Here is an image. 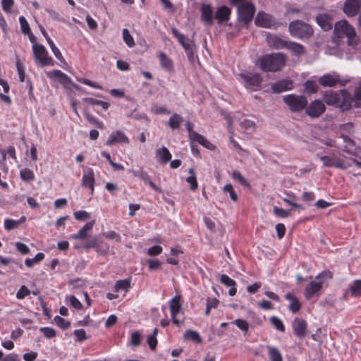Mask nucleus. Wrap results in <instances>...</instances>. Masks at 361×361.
Segmentation results:
<instances>
[{
	"label": "nucleus",
	"mask_w": 361,
	"mask_h": 361,
	"mask_svg": "<svg viewBox=\"0 0 361 361\" xmlns=\"http://www.w3.org/2000/svg\"><path fill=\"white\" fill-rule=\"evenodd\" d=\"M201 20L204 23H212L214 16L213 8L209 4H203L200 8Z\"/></svg>",
	"instance_id": "19"
},
{
	"label": "nucleus",
	"mask_w": 361,
	"mask_h": 361,
	"mask_svg": "<svg viewBox=\"0 0 361 361\" xmlns=\"http://www.w3.org/2000/svg\"><path fill=\"white\" fill-rule=\"evenodd\" d=\"M286 63V56L281 53L266 54L259 58L256 64L264 72H276Z\"/></svg>",
	"instance_id": "1"
},
{
	"label": "nucleus",
	"mask_w": 361,
	"mask_h": 361,
	"mask_svg": "<svg viewBox=\"0 0 361 361\" xmlns=\"http://www.w3.org/2000/svg\"><path fill=\"white\" fill-rule=\"evenodd\" d=\"M255 13V6L251 1L241 4L237 8V16L240 23H251Z\"/></svg>",
	"instance_id": "5"
},
{
	"label": "nucleus",
	"mask_w": 361,
	"mask_h": 361,
	"mask_svg": "<svg viewBox=\"0 0 361 361\" xmlns=\"http://www.w3.org/2000/svg\"><path fill=\"white\" fill-rule=\"evenodd\" d=\"M220 281L224 284L226 286H235V281L230 278L226 274H222L221 276Z\"/></svg>",
	"instance_id": "59"
},
{
	"label": "nucleus",
	"mask_w": 361,
	"mask_h": 361,
	"mask_svg": "<svg viewBox=\"0 0 361 361\" xmlns=\"http://www.w3.org/2000/svg\"><path fill=\"white\" fill-rule=\"evenodd\" d=\"M180 295H176L174 296L169 302V307L171 310V314L172 317V320L173 324H175L177 326H179L182 322H180L178 320L176 317V314L180 312L181 308V305L180 303Z\"/></svg>",
	"instance_id": "15"
},
{
	"label": "nucleus",
	"mask_w": 361,
	"mask_h": 361,
	"mask_svg": "<svg viewBox=\"0 0 361 361\" xmlns=\"http://www.w3.org/2000/svg\"><path fill=\"white\" fill-rule=\"evenodd\" d=\"M123 37L125 42L128 44V47H132L135 45V42L133 37L130 35L128 30L127 29H124L123 30Z\"/></svg>",
	"instance_id": "56"
},
{
	"label": "nucleus",
	"mask_w": 361,
	"mask_h": 361,
	"mask_svg": "<svg viewBox=\"0 0 361 361\" xmlns=\"http://www.w3.org/2000/svg\"><path fill=\"white\" fill-rule=\"evenodd\" d=\"M73 215L75 218L79 221H85L90 218V214L88 212L82 210L75 212Z\"/></svg>",
	"instance_id": "58"
},
{
	"label": "nucleus",
	"mask_w": 361,
	"mask_h": 361,
	"mask_svg": "<svg viewBox=\"0 0 361 361\" xmlns=\"http://www.w3.org/2000/svg\"><path fill=\"white\" fill-rule=\"evenodd\" d=\"M326 107L321 100H314L307 106L306 114L312 118L320 116L324 111Z\"/></svg>",
	"instance_id": "13"
},
{
	"label": "nucleus",
	"mask_w": 361,
	"mask_h": 361,
	"mask_svg": "<svg viewBox=\"0 0 361 361\" xmlns=\"http://www.w3.org/2000/svg\"><path fill=\"white\" fill-rule=\"evenodd\" d=\"M128 172L131 173L134 176L139 178L145 183H147L149 180V175L143 171L142 168L140 167L138 169H129Z\"/></svg>",
	"instance_id": "39"
},
{
	"label": "nucleus",
	"mask_w": 361,
	"mask_h": 361,
	"mask_svg": "<svg viewBox=\"0 0 361 361\" xmlns=\"http://www.w3.org/2000/svg\"><path fill=\"white\" fill-rule=\"evenodd\" d=\"M95 224V220L87 223L81 229L79 230L78 233L71 235L73 239L81 240L87 237L88 231L92 230L93 226Z\"/></svg>",
	"instance_id": "25"
},
{
	"label": "nucleus",
	"mask_w": 361,
	"mask_h": 361,
	"mask_svg": "<svg viewBox=\"0 0 361 361\" xmlns=\"http://www.w3.org/2000/svg\"><path fill=\"white\" fill-rule=\"evenodd\" d=\"M324 100L328 105L337 104L340 100L339 94L333 91L326 92L324 94Z\"/></svg>",
	"instance_id": "32"
},
{
	"label": "nucleus",
	"mask_w": 361,
	"mask_h": 361,
	"mask_svg": "<svg viewBox=\"0 0 361 361\" xmlns=\"http://www.w3.org/2000/svg\"><path fill=\"white\" fill-rule=\"evenodd\" d=\"M21 31L23 34L28 35L29 39L32 42H35L36 37L31 32L29 24H21Z\"/></svg>",
	"instance_id": "57"
},
{
	"label": "nucleus",
	"mask_w": 361,
	"mask_h": 361,
	"mask_svg": "<svg viewBox=\"0 0 361 361\" xmlns=\"http://www.w3.org/2000/svg\"><path fill=\"white\" fill-rule=\"evenodd\" d=\"M341 137L345 143L343 151L350 155L357 156V153L355 151L356 145L355 141L350 139L348 135L343 133L341 135Z\"/></svg>",
	"instance_id": "24"
},
{
	"label": "nucleus",
	"mask_w": 361,
	"mask_h": 361,
	"mask_svg": "<svg viewBox=\"0 0 361 361\" xmlns=\"http://www.w3.org/2000/svg\"><path fill=\"white\" fill-rule=\"evenodd\" d=\"M285 48L292 51L295 55L300 56L305 53L304 47L298 43L287 41Z\"/></svg>",
	"instance_id": "27"
},
{
	"label": "nucleus",
	"mask_w": 361,
	"mask_h": 361,
	"mask_svg": "<svg viewBox=\"0 0 361 361\" xmlns=\"http://www.w3.org/2000/svg\"><path fill=\"white\" fill-rule=\"evenodd\" d=\"M32 50L35 59L38 61L42 66L54 65L53 59L48 56L47 51L44 46L37 44H34L32 46Z\"/></svg>",
	"instance_id": "9"
},
{
	"label": "nucleus",
	"mask_w": 361,
	"mask_h": 361,
	"mask_svg": "<svg viewBox=\"0 0 361 361\" xmlns=\"http://www.w3.org/2000/svg\"><path fill=\"white\" fill-rule=\"evenodd\" d=\"M266 348L271 361H283L282 355L276 348L271 345H267Z\"/></svg>",
	"instance_id": "34"
},
{
	"label": "nucleus",
	"mask_w": 361,
	"mask_h": 361,
	"mask_svg": "<svg viewBox=\"0 0 361 361\" xmlns=\"http://www.w3.org/2000/svg\"><path fill=\"white\" fill-rule=\"evenodd\" d=\"M274 214L279 217H287L290 214V210H285L282 208L275 207L274 208Z\"/></svg>",
	"instance_id": "63"
},
{
	"label": "nucleus",
	"mask_w": 361,
	"mask_h": 361,
	"mask_svg": "<svg viewBox=\"0 0 361 361\" xmlns=\"http://www.w3.org/2000/svg\"><path fill=\"white\" fill-rule=\"evenodd\" d=\"M16 248L23 255L28 254L30 252L29 247L24 243L18 242L16 243Z\"/></svg>",
	"instance_id": "64"
},
{
	"label": "nucleus",
	"mask_w": 361,
	"mask_h": 361,
	"mask_svg": "<svg viewBox=\"0 0 361 361\" xmlns=\"http://www.w3.org/2000/svg\"><path fill=\"white\" fill-rule=\"evenodd\" d=\"M20 178L25 181H30L35 179V176L32 171L28 169H24L20 171Z\"/></svg>",
	"instance_id": "46"
},
{
	"label": "nucleus",
	"mask_w": 361,
	"mask_h": 361,
	"mask_svg": "<svg viewBox=\"0 0 361 361\" xmlns=\"http://www.w3.org/2000/svg\"><path fill=\"white\" fill-rule=\"evenodd\" d=\"M141 335L138 331L132 333L130 338V343L132 345L137 346L140 343Z\"/></svg>",
	"instance_id": "62"
},
{
	"label": "nucleus",
	"mask_w": 361,
	"mask_h": 361,
	"mask_svg": "<svg viewBox=\"0 0 361 361\" xmlns=\"http://www.w3.org/2000/svg\"><path fill=\"white\" fill-rule=\"evenodd\" d=\"M183 121V117L179 114H174L169 120V125L173 130L178 129Z\"/></svg>",
	"instance_id": "38"
},
{
	"label": "nucleus",
	"mask_w": 361,
	"mask_h": 361,
	"mask_svg": "<svg viewBox=\"0 0 361 361\" xmlns=\"http://www.w3.org/2000/svg\"><path fill=\"white\" fill-rule=\"evenodd\" d=\"M239 77L243 80L247 87H252L255 90H257L260 87L262 81L261 75L258 73H240Z\"/></svg>",
	"instance_id": "12"
},
{
	"label": "nucleus",
	"mask_w": 361,
	"mask_h": 361,
	"mask_svg": "<svg viewBox=\"0 0 361 361\" xmlns=\"http://www.w3.org/2000/svg\"><path fill=\"white\" fill-rule=\"evenodd\" d=\"M129 143V139L125 135V133L120 130L113 132L109 139L106 140V144L107 145H112L115 143Z\"/></svg>",
	"instance_id": "17"
},
{
	"label": "nucleus",
	"mask_w": 361,
	"mask_h": 361,
	"mask_svg": "<svg viewBox=\"0 0 361 361\" xmlns=\"http://www.w3.org/2000/svg\"><path fill=\"white\" fill-rule=\"evenodd\" d=\"M102 235L104 238H107V239L114 240L116 242H120L121 241V236H120V235L118 233H116L114 231H107V232H104L102 233Z\"/></svg>",
	"instance_id": "54"
},
{
	"label": "nucleus",
	"mask_w": 361,
	"mask_h": 361,
	"mask_svg": "<svg viewBox=\"0 0 361 361\" xmlns=\"http://www.w3.org/2000/svg\"><path fill=\"white\" fill-rule=\"evenodd\" d=\"M292 87V81L287 79H283L271 84V89L274 93H280L286 90H291Z\"/></svg>",
	"instance_id": "21"
},
{
	"label": "nucleus",
	"mask_w": 361,
	"mask_h": 361,
	"mask_svg": "<svg viewBox=\"0 0 361 361\" xmlns=\"http://www.w3.org/2000/svg\"><path fill=\"white\" fill-rule=\"evenodd\" d=\"M190 139L192 142H197L207 149H211L214 147L211 142L198 133H192V135Z\"/></svg>",
	"instance_id": "31"
},
{
	"label": "nucleus",
	"mask_w": 361,
	"mask_h": 361,
	"mask_svg": "<svg viewBox=\"0 0 361 361\" xmlns=\"http://www.w3.org/2000/svg\"><path fill=\"white\" fill-rule=\"evenodd\" d=\"M283 102L292 112H299L305 109L308 104L307 98L303 95L290 94L283 97Z\"/></svg>",
	"instance_id": "3"
},
{
	"label": "nucleus",
	"mask_w": 361,
	"mask_h": 361,
	"mask_svg": "<svg viewBox=\"0 0 361 361\" xmlns=\"http://www.w3.org/2000/svg\"><path fill=\"white\" fill-rule=\"evenodd\" d=\"M49 76L53 75L54 77L57 78L61 82H66L69 80L68 77L59 70H55L52 73H49Z\"/></svg>",
	"instance_id": "52"
},
{
	"label": "nucleus",
	"mask_w": 361,
	"mask_h": 361,
	"mask_svg": "<svg viewBox=\"0 0 361 361\" xmlns=\"http://www.w3.org/2000/svg\"><path fill=\"white\" fill-rule=\"evenodd\" d=\"M160 60L161 66L168 71H171L173 68V63L171 59L164 52H160L158 55Z\"/></svg>",
	"instance_id": "29"
},
{
	"label": "nucleus",
	"mask_w": 361,
	"mask_h": 361,
	"mask_svg": "<svg viewBox=\"0 0 361 361\" xmlns=\"http://www.w3.org/2000/svg\"><path fill=\"white\" fill-rule=\"evenodd\" d=\"M54 322L58 326L61 327L63 329H67L71 326V323L68 321L66 320L65 319L59 316H56L54 317Z\"/></svg>",
	"instance_id": "49"
},
{
	"label": "nucleus",
	"mask_w": 361,
	"mask_h": 361,
	"mask_svg": "<svg viewBox=\"0 0 361 361\" xmlns=\"http://www.w3.org/2000/svg\"><path fill=\"white\" fill-rule=\"evenodd\" d=\"M334 35L338 39L347 37L348 45L357 44L356 32L350 24H335Z\"/></svg>",
	"instance_id": "4"
},
{
	"label": "nucleus",
	"mask_w": 361,
	"mask_h": 361,
	"mask_svg": "<svg viewBox=\"0 0 361 361\" xmlns=\"http://www.w3.org/2000/svg\"><path fill=\"white\" fill-rule=\"evenodd\" d=\"M343 12L348 17H354L361 11V0H345Z\"/></svg>",
	"instance_id": "14"
},
{
	"label": "nucleus",
	"mask_w": 361,
	"mask_h": 361,
	"mask_svg": "<svg viewBox=\"0 0 361 361\" xmlns=\"http://www.w3.org/2000/svg\"><path fill=\"white\" fill-rule=\"evenodd\" d=\"M305 88L308 93H315L317 92L318 86L313 80H307L305 83Z\"/></svg>",
	"instance_id": "48"
},
{
	"label": "nucleus",
	"mask_w": 361,
	"mask_h": 361,
	"mask_svg": "<svg viewBox=\"0 0 361 361\" xmlns=\"http://www.w3.org/2000/svg\"><path fill=\"white\" fill-rule=\"evenodd\" d=\"M353 102L355 107H361V86L355 89Z\"/></svg>",
	"instance_id": "51"
},
{
	"label": "nucleus",
	"mask_w": 361,
	"mask_h": 361,
	"mask_svg": "<svg viewBox=\"0 0 361 361\" xmlns=\"http://www.w3.org/2000/svg\"><path fill=\"white\" fill-rule=\"evenodd\" d=\"M285 298L290 301L289 309L293 313H296L300 310L301 304L293 293H286Z\"/></svg>",
	"instance_id": "26"
},
{
	"label": "nucleus",
	"mask_w": 361,
	"mask_h": 361,
	"mask_svg": "<svg viewBox=\"0 0 361 361\" xmlns=\"http://www.w3.org/2000/svg\"><path fill=\"white\" fill-rule=\"evenodd\" d=\"M184 338L185 339H190L197 343H200L202 342V338L200 336V334L195 331L192 330H188L184 334Z\"/></svg>",
	"instance_id": "41"
},
{
	"label": "nucleus",
	"mask_w": 361,
	"mask_h": 361,
	"mask_svg": "<svg viewBox=\"0 0 361 361\" xmlns=\"http://www.w3.org/2000/svg\"><path fill=\"white\" fill-rule=\"evenodd\" d=\"M94 174L92 169H88L83 174L82 185L88 188L91 190V193L94 192Z\"/></svg>",
	"instance_id": "22"
},
{
	"label": "nucleus",
	"mask_w": 361,
	"mask_h": 361,
	"mask_svg": "<svg viewBox=\"0 0 361 361\" xmlns=\"http://www.w3.org/2000/svg\"><path fill=\"white\" fill-rule=\"evenodd\" d=\"M294 334L300 337L303 338L307 334V322L302 318H295L292 323Z\"/></svg>",
	"instance_id": "16"
},
{
	"label": "nucleus",
	"mask_w": 361,
	"mask_h": 361,
	"mask_svg": "<svg viewBox=\"0 0 361 361\" xmlns=\"http://www.w3.org/2000/svg\"><path fill=\"white\" fill-rule=\"evenodd\" d=\"M30 294V290L25 286H22L16 293V298L18 299H23Z\"/></svg>",
	"instance_id": "60"
},
{
	"label": "nucleus",
	"mask_w": 361,
	"mask_h": 361,
	"mask_svg": "<svg viewBox=\"0 0 361 361\" xmlns=\"http://www.w3.org/2000/svg\"><path fill=\"white\" fill-rule=\"evenodd\" d=\"M39 331L44 334V336L47 338H49V339L55 337L56 335V331L52 328L42 327L39 329Z\"/></svg>",
	"instance_id": "55"
},
{
	"label": "nucleus",
	"mask_w": 361,
	"mask_h": 361,
	"mask_svg": "<svg viewBox=\"0 0 361 361\" xmlns=\"http://www.w3.org/2000/svg\"><path fill=\"white\" fill-rule=\"evenodd\" d=\"M40 30L43 35L45 37L51 51H53L55 56L61 61H63V58L59 51V49L56 47L54 42L51 39V38L47 35V32L44 27H40Z\"/></svg>",
	"instance_id": "28"
},
{
	"label": "nucleus",
	"mask_w": 361,
	"mask_h": 361,
	"mask_svg": "<svg viewBox=\"0 0 361 361\" xmlns=\"http://www.w3.org/2000/svg\"><path fill=\"white\" fill-rule=\"evenodd\" d=\"M224 191L229 193L230 197L233 202L238 201V195L235 192L233 187L231 184H226L224 187Z\"/></svg>",
	"instance_id": "50"
},
{
	"label": "nucleus",
	"mask_w": 361,
	"mask_h": 361,
	"mask_svg": "<svg viewBox=\"0 0 361 361\" xmlns=\"http://www.w3.org/2000/svg\"><path fill=\"white\" fill-rule=\"evenodd\" d=\"M85 118L90 123L94 125L98 128H99V129L104 128V124L102 122L99 121L94 116H93L90 114H88V113L85 114Z\"/></svg>",
	"instance_id": "53"
},
{
	"label": "nucleus",
	"mask_w": 361,
	"mask_h": 361,
	"mask_svg": "<svg viewBox=\"0 0 361 361\" xmlns=\"http://www.w3.org/2000/svg\"><path fill=\"white\" fill-rule=\"evenodd\" d=\"M232 177L234 180H237L240 185H242L245 187H247V188L250 187L249 183L247 181V180L242 176V174L239 171H233Z\"/></svg>",
	"instance_id": "45"
},
{
	"label": "nucleus",
	"mask_w": 361,
	"mask_h": 361,
	"mask_svg": "<svg viewBox=\"0 0 361 361\" xmlns=\"http://www.w3.org/2000/svg\"><path fill=\"white\" fill-rule=\"evenodd\" d=\"M348 290L353 297H361V279L354 281Z\"/></svg>",
	"instance_id": "35"
},
{
	"label": "nucleus",
	"mask_w": 361,
	"mask_h": 361,
	"mask_svg": "<svg viewBox=\"0 0 361 361\" xmlns=\"http://www.w3.org/2000/svg\"><path fill=\"white\" fill-rule=\"evenodd\" d=\"M171 31L174 36L178 39L179 43L185 49L188 59L192 61L194 60V44L190 40H185L183 34L180 33L175 27L171 28Z\"/></svg>",
	"instance_id": "11"
},
{
	"label": "nucleus",
	"mask_w": 361,
	"mask_h": 361,
	"mask_svg": "<svg viewBox=\"0 0 361 361\" xmlns=\"http://www.w3.org/2000/svg\"><path fill=\"white\" fill-rule=\"evenodd\" d=\"M26 220L25 216H23L19 220H13L6 219L4 221V227L7 231L18 228L21 224L25 222Z\"/></svg>",
	"instance_id": "33"
},
{
	"label": "nucleus",
	"mask_w": 361,
	"mask_h": 361,
	"mask_svg": "<svg viewBox=\"0 0 361 361\" xmlns=\"http://www.w3.org/2000/svg\"><path fill=\"white\" fill-rule=\"evenodd\" d=\"M171 31L174 36L178 39L179 43L185 49L188 59L192 61L194 60V44L190 40H185L183 34L180 33L175 27L171 28Z\"/></svg>",
	"instance_id": "10"
},
{
	"label": "nucleus",
	"mask_w": 361,
	"mask_h": 361,
	"mask_svg": "<svg viewBox=\"0 0 361 361\" xmlns=\"http://www.w3.org/2000/svg\"><path fill=\"white\" fill-rule=\"evenodd\" d=\"M84 101L92 105H101L104 109H107L109 107V104L108 102L93 98H85L84 99Z\"/></svg>",
	"instance_id": "47"
},
{
	"label": "nucleus",
	"mask_w": 361,
	"mask_h": 361,
	"mask_svg": "<svg viewBox=\"0 0 361 361\" xmlns=\"http://www.w3.org/2000/svg\"><path fill=\"white\" fill-rule=\"evenodd\" d=\"M274 18L272 16L264 12L259 11L255 18V23H274Z\"/></svg>",
	"instance_id": "37"
},
{
	"label": "nucleus",
	"mask_w": 361,
	"mask_h": 361,
	"mask_svg": "<svg viewBox=\"0 0 361 361\" xmlns=\"http://www.w3.org/2000/svg\"><path fill=\"white\" fill-rule=\"evenodd\" d=\"M44 258V254L42 252H38L34 258L26 259L25 264L27 267H32L35 264H37L42 261Z\"/></svg>",
	"instance_id": "42"
},
{
	"label": "nucleus",
	"mask_w": 361,
	"mask_h": 361,
	"mask_svg": "<svg viewBox=\"0 0 361 361\" xmlns=\"http://www.w3.org/2000/svg\"><path fill=\"white\" fill-rule=\"evenodd\" d=\"M233 323L243 331H247L249 329V324L244 319H237Z\"/></svg>",
	"instance_id": "61"
},
{
	"label": "nucleus",
	"mask_w": 361,
	"mask_h": 361,
	"mask_svg": "<svg viewBox=\"0 0 361 361\" xmlns=\"http://www.w3.org/2000/svg\"><path fill=\"white\" fill-rule=\"evenodd\" d=\"M287 40L283 39L276 35L268 34L267 35V42L270 47L276 49H284Z\"/></svg>",
	"instance_id": "20"
},
{
	"label": "nucleus",
	"mask_w": 361,
	"mask_h": 361,
	"mask_svg": "<svg viewBox=\"0 0 361 361\" xmlns=\"http://www.w3.org/2000/svg\"><path fill=\"white\" fill-rule=\"evenodd\" d=\"M231 15V9L225 5L219 6L214 13V18L219 23L228 21Z\"/></svg>",
	"instance_id": "18"
},
{
	"label": "nucleus",
	"mask_w": 361,
	"mask_h": 361,
	"mask_svg": "<svg viewBox=\"0 0 361 361\" xmlns=\"http://www.w3.org/2000/svg\"><path fill=\"white\" fill-rule=\"evenodd\" d=\"M130 279H123V280H119L116 281L114 290L116 292H118L120 290H124L125 292H128L129 289L130 288Z\"/></svg>",
	"instance_id": "36"
},
{
	"label": "nucleus",
	"mask_w": 361,
	"mask_h": 361,
	"mask_svg": "<svg viewBox=\"0 0 361 361\" xmlns=\"http://www.w3.org/2000/svg\"><path fill=\"white\" fill-rule=\"evenodd\" d=\"M318 82L324 87H332L337 85H339L340 86H345L347 82L346 80H341L339 75L335 73L324 74L319 78Z\"/></svg>",
	"instance_id": "8"
},
{
	"label": "nucleus",
	"mask_w": 361,
	"mask_h": 361,
	"mask_svg": "<svg viewBox=\"0 0 361 361\" xmlns=\"http://www.w3.org/2000/svg\"><path fill=\"white\" fill-rule=\"evenodd\" d=\"M345 156L338 157L336 155L323 156L320 157L321 161L323 162L324 166L335 167L340 169H346L351 166V164L345 161Z\"/></svg>",
	"instance_id": "6"
},
{
	"label": "nucleus",
	"mask_w": 361,
	"mask_h": 361,
	"mask_svg": "<svg viewBox=\"0 0 361 361\" xmlns=\"http://www.w3.org/2000/svg\"><path fill=\"white\" fill-rule=\"evenodd\" d=\"M289 31L292 36L298 38L309 37L313 33L310 24H289Z\"/></svg>",
	"instance_id": "7"
},
{
	"label": "nucleus",
	"mask_w": 361,
	"mask_h": 361,
	"mask_svg": "<svg viewBox=\"0 0 361 361\" xmlns=\"http://www.w3.org/2000/svg\"><path fill=\"white\" fill-rule=\"evenodd\" d=\"M221 29L231 37L235 36L240 29L241 24H219Z\"/></svg>",
	"instance_id": "30"
},
{
	"label": "nucleus",
	"mask_w": 361,
	"mask_h": 361,
	"mask_svg": "<svg viewBox=\"0 0 361 361\" xmlns=\"http://www.w3.org/2000/svg\"><path fill=\"white\" fill-rule=\"evenodd\" d=\"M155 156L158 159L159 162L161 164H166L171 159V154L169 150L164 146L156 150Z\"/></svg>",
	"instance_id": "23"
},
{
	"label": "nucleus",
	"mask_w": 361,
	"mask_h": 361,
	"mask_svg": "<svg viewBox=\"0 0 361 361\" xmlns=\"http://www.w3.org/2000/svg\"><path fill=\"white\" fill-rule=\"evenodd\" d=\"M332 278V273L329 270L323 271L318 274L314 281H312L305 288L304 291L305 298L310 300L314 297L319 295V291L322 288L323 283Z\"/></svg>",
	"instance_id": "2"
},
{
	"label": "nucleus",
	"mask_w": 361,
	"mask_h": 361,
	"mask_svg": "<svg viewBox=\"0 0 361 361\" xmlns=\"http://www.w3.org/2000/svg\"><path fill=\"white\" fill-rule=\"evenodd\" d=\"M188 172L190 176L186 178V181L190 184V189L192 190H195L197 188L198 185L196 180L195 170L192 168H190L188 169Z\"/></svg>",
	"instance_id": "40"
},
{
	"label": "nucleus",
	"mask_w": 361,
	"mask_h": 361,
	"mask_svg": "<svg viewBox=\"0 0 361 361\" xmlns=\"http://www.w3.org/2000/svg\"><path fill=\"white\" fill-rule=\"evenodd\" d=\"M271 324L279 331L284 332L285 326L283 322L277 317L272 316L270 317Z\"/></svg>",
	"instance_id": "44"
},
{
	"label": "nucleus",
	"mask_w": 361,
	"mask_h": 361,
	"mask_svg": "<svg viewBox=\"0 0 361 361\" xmlns=\"http://www.w3.org/2000/svg\"><path fill=\"white\" fill-rule=\"evenodd\" d=\"M240 126L243 129L245 130V131L247 133H249V134L253 133L255 129V126L254 122H252L250 120H247V119H245L243 121H242L240 123Z\"/></svg>",
	"instance_id": "43"
}]
</instances>
